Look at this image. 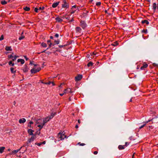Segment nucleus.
Masks as SVG:
<instances>
[{"mask_svg": "<svg viewBox=\"0 0 158 158\" xmlns=\"http://www.w3.org/2000/svg\"><path fill=\"white\" fill-rule=\"evenodd\" d=\"M57 138L58 140L59 141L63 140L64 138H67V136L64 135V132H63L62 133L59 132L58 133Z\"/></svg>", "mask_w": 158, "mask_h": 158, "instance_id": "1", "label": "nucleus"}, {"mask_svg": "<svg viewBox=\"0 0 158 158\" xmlns=\"http://www.w3.org/2000/svg\"><path fill=\"white\" fill-rule=\"evenodd\" d=\"M80 26L83 29L85 28L87 26V24L85 21L81 20L80 21Z\"/></svg>", "mask_w": 158, "mask_h": 158, "instance_id": "2", "label": "nucleus"}, {"mask_svg": "<svg viewBox=\"0 0 158 158\" xmlns=\"http://www.w3.org/2000/svg\"><path fill=\"white\" fill-rule=\"evenodd\" d=\"M40 69L41 68L40 67L38 68L37 69L33 68L31 70V72L32 73H35L37 72H39Z\"/></svg>", "mask_w": 158, "mask_h": 158, "instance_id": "3", "label": "nucleus"}, {"mask_svg": "<svg viewBox=\"0 0 158 158\" xmlns=\"http://www.w3.org/2000/svg\"><path fill=\"white\" fill-rule=\"evenodd\" d=\"M64 4L62 5V7L63 8H67L69 7V5L67 3L65 0H64L63 1Z\"/></svg>", "mask_w": 158, "mask_h": 158, "instance_id": "4", "label": "nucleus"}, {"mask_svg": "<svg viewBox=\"0 0 158 158\" xmlns=\"http://www.w3.org/2000/svg\"><path fill=\"white\" fill-rule=\"evenodd\" d=\"M82 78L81 75H79L75 77V80L76 81H78L80 80Z\"/></svg>", "mask_w": 158, "mask_h": 158, "instance_id": "5", "label": "nucleus"}, {"mask_svg": "<svg viewBox=\"0 0 158 158\" xmlns=\"http://www.w3.org/2000/svg\"><path fill=\"white\" fill-rule=\"evenodd\" d=\"M64 93L68 94L69 93H73V91H72L71 89L70 88H67L66 89H65L64 90Z\"/></svg>", "mask_w": 158, "mask_h": 158, "instance_id": "6", "label": "nucleus"}, {"mask_svg": "<svg viewBox=\"0 0 158 158\" xmlns=\"http://www.w3.org/2000/svg\"><path fill=\"white\" fill-rule=\"evenodd\" d=\"M35 135H33V136H32L30 139H28V142L29 143L33 142L34 141V140L35 139Z\"/></svg>", "mask_w": 158, "mask_h": 158, "instance_id": "7", "label": "nucleus"}, {"mask_svg": "<svg viewBox=\"0 0 158 158\" xmlns=\"http://www.w3.org/2000/svg\"><path fill=\"white\" fill-rule=\"evenodd\" d=\"M22 147H21L20 148L16 150H14L12 151V152L10 153L9 154L10 155H12V154H15L16 153H17L18 152H19L21 149Z\"/></svg>", "mask_w": 158, "mask_h": 158, "instance_id": "8", "label": "nucleus"}, {"mask_svg": "<svg viewBox=\"0 0 158 158\" xmlns=\"http://www.w3.org/2000/svg\"><path fill=\"white\" fill-rule=\"evenodd\" d=\"M62 18H60L59 17H57L55 18V20L56 22H58V23H61L62 22L63 20Z\"/></svg>", "mask_w": 158, "mask_h": 158, "instance_id": "9", "label": "nucleus"}, {"mask_svg": "<svg viewBox=\"0 0 158 158\" xmlns=\"http://www.w3.org/2000/svg\"><path fill=\"white\" fill-rule=\"evenodd\" d=\"M148 66V64L144 63L143 64V66H142L141 68L140 69L141 70H145V69L146 68H147Z\"/></svg>", "mask_w": 158, "mask_h": 158, "instance_id": "10", "label": "nucleus"}, {"mask_svg": "<svg viewBox=\"0 0 158 158\" xmlns=\"http://www.w3.org/2000/svg\"><path fill=\"white\" fill-rule=\"evenodd\" d=\"M50 119L49 118V117H48L47 118H45L43 120V122L44 124L45 125V124L48 122L49 121Z\"/></svg>", "mask_w": 158, "mask_h": 158, "instance_id": "11", "label": "nucleus"}, {"mask_svg": "<svg viewBox=\"0 0 158 158\" xmlns=\"http://www.w3.org/2000/svg\"><path fill=\"white\" fill-rule=\"evenodd\" d=\"M43 123V121L42 119H39L36 121V124L37 125L38 124H42Z\"/></svg>", "mask_w": 158, "mask_h": 158, "instance_id": "12", "label": "nucleus"}, {"mask_svg": "<svg viewBox=\"0 0 158 158\" xmlns=\"http://www.w3.org/2000/svg\"><path fill=\"white\" fill-rule=\"evenodd\" d=\"M23 70L24 72L26 73L28 71L29 69L27 65H25L23 67Z\"/></svg>", "mask_w": 158, "mask_h": 158, "instance_id": "13", "label": "nucleus"}, {"mask_svg": "<svg viewBox=\"0 0 158 158\" xmlns=\"http://www.w3.org/2000/svg\"><path fill=\"white\" fill-rule=\"evenodd\" d=\"M75 30L76 32L77 33H81V29L80 27H76Z\"/></svg>", "mask_w": 158, "mask_h": 158, "instance_id": "14", "label": "nucleus"}, {"mask_svg": "<svg viewBox=\"0 0 158 158\" xmlns=\"http://www.w3.org/2000/svg\"><path fill=\"white\" fill-rule=\"evenodd\" d=\"M26 121V120L25 118H22L21 119H20L19 120V123H25Z\"/></svg>", "mask_w": 158, "mask_h": 158, "instance_id": "15", "label": "nucleus"}, {"mask_svg": "<svg viewBox=\"0 0 158 158\" xmlns=\"http://www.w3.org/2000/svg\"><path fill=\"white\" fill-rule=\"evenodd\" d=\"M28 133L30 135H34L33 132L34 131L31 129H29L27 131Z\"/></svg>", "mask_w": 158, "mask_h": 158, "instance_id": "16", "label": "nucleus"}, {"mask_svg": "<svg viewBox=\"0 0 158 158\" xmlns=\"http://www.w3.org/2000/svg\"><path fill=\"white\" fill-rule=\"evenodd\" d=\"M47 43L48 44L49 48L51 47L52 46H53L55 45L54 44H52L50 40H48L47 41Z\"/></svg>", "mask_w": 158, "mask_h": 158, "instance_id": "17", "label": "nucleus"}, {"mask_svg": "<svg viewBox=\"0 0 158 158\" xmlns=\"http://www.w3.org/2000/svg\"><path fill=\"white\" fill-rule=\"evenodd\" d=\"M69 15L66 14L65 15H64L62 17V18L63 19L65 18L66 19H67L68 20H69L70 19V17H69Z\"/></svg>", "mask_w": 158, "mask_h": 158, "instance_id": "18", "label": "nucleus"}, {"mask_svg": "<svg viewBox=\"0 0 158 158\" xmlns=\"http://www.w3.org/2000/svg\"><path fill=\"white\" fill-rule=\"evenodd\" d=\"M18 62H20L21 64H23L24 63L25 61L23 59H18L17 60Z\"/></svg>", "mask_w": 158, "mask_h": 158, "instance_id": "19", "label": "nucleus"}, {"mask_svg": "<svg viewBox=\"0 0 158 158\" xmlns=\"http://www.w3.org/2000/svg\"><path fill=\"white\" fill-rule=\"evenodd\" d=\"M44 125L43 123L42 124H38L37 125V126L40 128L39 131H40L41 129L44 126Z\"/></svg>", "mask_w": 158, "mask_h": 158, "instance_id": "20", "label": "nucleus"}, {"mask_svg": "<svg viewBox=\"0 0 158 158\" xmlns=\"http://www.w3.org/2000/svg\"><path fill=\"white\" fill-rule=\"evenodd\" d=\"M59 2H56L53 3L52 5V7L53 8H55L57 6L59 3Z\"/></svg>", "mask_w": 158, "mask_h": 158, "instance_id": "21", "label": "nucleus"}, {"mask_svg": "<svg viewBox=\"0 0 158 158\" xmlns=\"http://www.w3.org/2000/svg\"><path fill=\"white\" fill-rule=\"evenodd\" d=\"M5 49L7 51H11L12 50V49L11 48V47L10 46H6L5 48Z\"/></svg>", "mask_w": 158, "mask_h": 158, "instance_id": "22", "label": "nucleus"}, {"mask_svg": "<svg viewBox=\"0 0 158 158\" xmlns=\"http://www.w3.org/2000/svg\"><path fill=\"white\" fill-rule=\"evenodd\" d=\"M125 147L124 145H119L118 146V148L119 150H122L125 148Z\"/></svg>", "mask_w": 158, "mask_h": 158, "instance_id": "23", "label": "nucleus"}, {"mask_svg": "<svg viewBox=\"0 0 158 158\" xmlns=\"http://www.w3.org/2000/svg\"><path fill=\"white\" fill-rule=\"evenodd\" d=\"M5 148L4 147H0V153H2L4 151Z\"/></svg>", "mask_w": 158, "mask_h": 158, "instance_id": "24", "label": "nucleus"}, {"mask_svg": "<svg viewBox=\"0 0 158 158\" xmlns=\"http://www.w3.org/2000/svg\"><path fill=\"white\" fill-rule=\"evenodd\" d=\"M142 23H146V24L148 25L149 24V22L146 20H144L142 21Z\"/></svg>", "mask_w": 158, "mask_h": 158, "instance_id": "25", "label": "nucleus"}, {"mask_svg": "<svg viewBox=\"0 0 158 158\" xmlns=\"http://www.w3.org/2000/svg\"><path fill=\"white\" fill-rule=\"evenodd\" d=\"M10 70L11 73H15L16 72V70H15L14 68L12 67L10 68Z\"/></svg>", "mask_w": 158, "mask_h": 158, "instance_id": "26", "label": "nucleus"}, {"mask_svg": "<svg viewBox=\"0 0 158 158\" xmlns=\"http://www.w3.org/2000/svg\"><path fill=\"white\" fill-rule=\"evenodd\" d=\"M153 9L156 10V4L155 3H154L152 5Z\"/></svg>", "mask_w": 158, "mask_h": 158, "instance_id": "27", "label": "nucleus"}, {"mask_svg": "<svg viewBox=\"0 0 158 158\" xmlns=\"http://www.w3.org/2000/svg\"><path fill=\"white\" fill-rule=\"evenodd\" d=\"M56 114V113H52L51 114V115L49 116V118L51 119L52 118L54 117V116H55V115Z\"/></svg>", "mask_w": 158, "mask_h": 158, "instance_id": "28", "label": "nucleus"}, {"mask_svg": "<svg viewBox=\"0 0 158 158\" xmlns=\"http://www.w3.org/2000/svg\"><path fill=\"white\" fill-rule=\"evenodd\" d=\"M12 60L8 62L9 65L10 66H14V63L12 62Z\"/></svg>", "mask_w": 158, "mask_h": 158, "instance_id": "29", "label": "nucleus"}, {"mask_svg": "<svg viewBox=\"0 0 158 158\" xmlns=\"http://www.w3.org/2000/svg\"><path fill=\"white\" fill-rule=\"evenodd\" d=\"M41 45L43 48H46L47 47V44L44 42H43L41 44Z\"/></svg>", "mask_w": 158, "mask_h": 158, "instance_id": "30", "label": "nucleus"}, {"mask_svg": "<svg viewBox=\"0 0 158 158\" xmlns=\"http://www.w3.org/2000/svg\"><path fill=\"white\" fill-rule=\"evenodd\" d=\"M24 10L26 11H28L30 10V8L29 7L26 6L23 8Z\"/></svg>", "mask_w": 158, "mask_h": 158, "instance_id": "31", "label": "nucleus"}, {"mask_svg": "<svg viewBox=\"0 0 158 158\" xmlns=\"http://www.w3.org/2000/svg\"><path fill=\"white\" fill-rule=\"evenodd\" d=\"M1 3L2 5H5L7 3V2L5 0H2L1 2Z\"/></svg>", "mask_w": 158, "mask_h": 158, "instance_id": "32", "label": "nucleus"}, {"mask_svg": "<svg viewBox=\"0 0 158 158\" xmlns=\"http://www.w3.org/2000/svg\"><path fill=\"white\" fill-rule=\"evenodd\" d=\"M18 57H19L18 56H15L12 59V61H14L16 60L17 58Z\"/></svg>", "mask_w": 158, "mask_h": 158, "instance_id": "33", "label": "nucleus"}, {"mask_svg": "<svg viewBox=\"0 0 158 158\" xmlns=\"http://www.w3.org/2000/svg\"><path fill=\"white\" fill-rule=\"evenodd\" d=\"M93 63L92 62H90L88 64L87 66L88 67H90V66H92L93 65Z\"/></svg>", "mask_w": 158, "mask_h": 158, "instance_id": "34", "label": "nucleus"}, {"mask_svg": "<svg viewBox=\"0 0 158 158\" xmlns=\"http://www.w3.org/2000/svg\"><path fill=\"white\" fill-rule=\"evenodd\" d=\"M118 44V43L117 42H114L113 43V44H112V45H113L114 46H116Z\"/></svg>", "mask_w": 158, "mask_h": 158, "instance_id": "35", "label": "nucleus"}, {"mask_svg": "<svg viewBox=\"0 0 158 158\" xmlns=\"http://www.w3.org/2000/svg\"><path fill=\"white\" fill-rule=\"evenodd\" d=\"M101 2H98L96 4V5L97 6H100L101 5Z\"/></svg>", "mask_w": 158, "mask_h": 158, "instance_id": "36", "label": "nucleus"}, {"mask_svg": "<svg viewBox=\"0 0 158 158\" xmlns=\"http://www.w3.org/2000/svg\"><path fill=\"white\" fill-rule=\"evenodd\" d=\"M24 38V36H21V37H19V40H22Z\"/></svg>", "mask_w": 158, "mask_h": 158, "instance_id": "37", "label": "nucleus"}, {"mask_svg": "<svg viewBox=\"0 0 158 158\" xmlns=\"http://www.w3.org/2000/svg\"><path fill=\"white\" fill-rule=\"evenodd\" d=\"M78 144L80 146H83L85 145V144L84 143H81L79 142L78 143Z\"/></svg>", "mask_w": 158, "mask_h": 158, "instance_id": "38", "label": "nucleus"}, {"mask_svg": "<svg viewBox=\"0 0 158 158\" xmlns=\"http://www.w3.org/2000/svg\"><path fill=\"white\" fill-rule=\"evenodd\" d=\"M129 143L127 142H126L125 143V145H124V146L125 147H127L128 145H129Z\"/></svg>", "mask_w": 158, "mask_h": 158, "instance_id": "39", "label": "nucleus"}, {"mask_svg": "<svg viewBox=\"0 0 158 158\" xmlns=\"http://www.w3.org/2000/svg\"><path fill=\"white\" fill-rule=\"evenodd\" d=\"M4 39V36L3 35H2L1 37H0V40H2Z\"/></svg>", "mask_w": 158, "mask_h": 158, "instance_id": "40", "label": "nucleus"}, {"mask_svg": "<svg viewBox=\"0 0 158 158\" xmlns=\"http://www.w3.org/2000/svg\"><path fill=\"white\" fill-rule=\"evenodd\" d=\"M8 57L9 58H11L13 57V56L12 55H8Z\"/></svg>", "mask_w": 158, "mask_h": 158, "instance_id": "41", "label": "nucleus"}, {"mask_svg": "<svg viewBox=\"0 0 158 158\" xmlns=\"http://www.w3.org/2000/svg\"><path fill=\"white\" fill-rule=\"evenodd\" d=\"M129 139H130L131 140H134L135 139L133 138V137L132 136H131V137H130L129 138Z\"/></svg>", "mask_w": 158, "mask_h": 158, "instance_id": "42", "label": "nucleus"}, {"mask_svg": "<svg viewBox=\"0 0 158 158\" xmlns=\"http://www.w3.org/2000/svg\"><path fill=\"white\" fill-rule=\"evenodd\" d=\"M72 10V11L71 12V14H73L76 11V10H74V9H73V10Z\"/></svg>", "mask_w": 158, "mask_h": 158, "instance_id": "43", "label": "nucleus"}, {"mask_svg": "<svg viewBox=\"0 0 158 158\" xmlns=\"http://www.w3.org/2000/svg\"><path fill=\"white\" fill-rule=\"evenodd\" d=\"M35 144L37 145L38 146H40L42 144L41 142L40 143H36Z\"/></svg>", "mask_w": 158, "mask_h": 158, "instance_id": "44", "label": "nucleus"}, {"mask_svg": "<svg viewBox=\"0 0 158 158\" xmlns=\"http://www.w3.org/2000/svg\"><path fill=\"white\" fill-rule=\"evenodd\" d=\"M146 124H144L139 127V129H141L142 128L144 127L145 126Z\"/></svg>", "mask_w": 158, "mask_h": 158, "instance_id": "45", "label": "nucleus"}, {"mask_svg": "<svg viewBox=\"0 0 158 158\" xmlns=\"http://www.w3.org/2000/svg\"><path fill=\"white\" fill-rule=\"evenodd\" d=\"M44 8V6H42V7H39V10H43Z\"/></svg>", "mask_w": 158, "mask_h": 158, "instance_id": "46", "label": "nucleus"}, {"mask_svg": "<svg viewBox=\"0 0 158 158\" xmlns=\"http://www.w3.org/2000/svg\"><path fill=\"white\" fill-rule=\"evenodd\" d=\"M142 32L145 33H147V31L146 30L144 29L143 30H142Z\"/></svg>", "mask_w": 158, "mask_h": 158, "instance_id": "47", "label": "nucleus"}, {"mask_svg": "<svg viewBox=\"0 0 158 158\" xmlns=\"http://www.w3.org/2000/svg\"><path fill=\"white\" fill-rule=\"evenodd\" d=\"M76 6L75 5H74L72 7L71 9L72 10H73V9H74V8L76 9Z\"/></svg>", "mask_w": 158, "mask_h": 158, "instance_id": "48", "label": "nucleus"}, {"mask_svg": "<svg viewBox=\"0 0 158 158\" xmlns=\"http://www.w3.org/2000/svg\"><path fill=\"white\" fill-rule=\"evenodd\" d=\"M55 42L56 44H58L59 43V40H55Z\"/></svg>", "mask_w": 158, "mask_h": 158, "instance_id": "49", "label": "nucleus"}, {"mask_svg": "<svg viewBox=\"0 0 158 158\" xmlns=\"http://www.w3.org/2000/svg\"><path fill=\"white\" fill-rule=\"evenodd\" d=\"M51 83V81H49L48 82L45 83V84L46 85H50Z\"/></svg>", "mask_w": 158, "mask_h": 158, "instance_id": "50", "label": "nucleus"}, {"mask_svg": "<svg viewBox=\"0 0 158 158\" xmlns=\"http://www.w3.org/2000/svg\"><path fill=\"white\" fill-rule=\"evenodd\" d=\"M38 9L37 8H35L34 9L35 11L36 12H38Z\"/></svg>", "mask_w": 158, "mask_h": 158, "instance_id": "51", "label": "nucleus"}, {"mask_svg": "<svg viewBox=\"0 0 158 158\" xmlns=\"http://www.w3.org/2000/svg\"><path fill=\"white\" fill-rule=\"evenodd\" d=\"M98 152L97 151H94V155H96L98 154Z\"/></svg>", "mask_w": 158, "mask_h": 158, "instance_id": "52", "label": "nucleus"}, {"mask_svg": "<svg viewBox=\"0 0 158 158\" xmlns=\"http://www.w3.org/2000/svg\"><path fill=\"white\" fill-rule=\"evenodd\" d=\"M24 58L26 60H28V58H27L26 56H24Z\"/></svg>", "mask_w": 158, "mask_h": 158, "instance_id": "53", "label": "nucleus"}, {"mask_svg": "<svg viewBox=\"0 0 158 158\" xmlns=\"http://www.w3.org/2000/svg\"><path fill=\"white\" fill-rule=\"evenodd\" d=\"M55 36L57 38L59 36V35L58 34H56Z\"/></svg>", "mask_w": 158, "mask_h": 158, "instance_id": "54", "label": "nucleus"}, {"mask_svg": "<svg viewBox=\"0 0 158 158\" xmlns=\"http://www.w3.org/2000/svg\"><path fill=\"white\" fill-rule=\"evenodd\" d=\"M135 152L133 153V154L132 155V158H134V156H135Z\"/></svg>", "mask_w": 158, "mask_h": 158, "instance_id": "55", "label": "nucleus"}, {"mask_svg": "<svg viewBox=\"0 0 158 158\" xmlns=\"http://www.w3.org/2000/svg\"><path fill=\"white\" fill-rule=\"evenodd\" d=\"M33 122L32 121H31L29 122V124H33Z\"/></svg>", "mask_w": 158, "mask_h": 158, "instance_id": "56", "label": "nucleus"}, {"mask_svg": "<svg viewBox=\"0 0 158 158\" xmlns=\"http://www.w3.org/2000/svg\"><path fill=\"white\" fill-rule=\"evenodd\" d=\"M64 94H65V93H64H64H63V94H60V95L61 96H62L63 95H64Z\"/></svg>", "mask_w": 158, "mask_h": 158, "instance_id": "57", "label": "nucleus"}, {"mask_svg": "<svg viewBox=\"0 0 158 158\" xmlns=\"http://www.w3.org/2000/svg\"><path fill=\"white\" fill-rule=\"evenodd\" d=\"M150 121V120H149L148 121H147L145 122V124H146L147 123H148Z\"/></svg>", "mask_w": 158, "mask_h": 158, "instance_id": "58", "label": "nucleus"}, {"mask_svg": "<svg viewBox=\"0 0 158 158\" xmlns=\"http://www.w3.org/2000/svg\"><path fill=\"white\" fill-rule=\"evenodd\" d=\"M42 144H45V141L43 142H41Z\"/></svg>", "mask_w": 158, "mask_h": 158, "instance_id": "59", "label": "nucleus"}, {"mask_svg": "<svg viewBox=\"0 0 158 158\" xmlns=\"http://www.w3.org/2000/svg\"><path fill=\"white\" fill-rule=\"evenodd\" d=\"M78 127L77 125H76L75 126V128H78Z\"/></svg>", "mask_w": 158, "mask_h": 158, "instance_id": "60", "label": "nucleus"}, {"mask_svg": "<svg viewBox=\"0 0 158 158\" xmlns=\"http://www.w3.org/2000/svg\"><path fill=\"white\" fill-rule=\"evenodd\" d=\"M31 124H30V125H29H29H28V126H29L30 127V128L31 127Z\"/></svg>", "mask_w": 158, "mask_h": 158, "instance_id": "61", "label": "nucleus"}, {"mask_svg": "<svg viewBox=\"0 0 158 158\" xmlns=\"http://www.w3.org/2000/svg\"><path fill=\"white\" fill-rule=\"evenodd\" d=\"M74 20L73 18H72V19L70 21V22H72Z\"/></svg>", "mask_w": 158, "mask_h": 158, "instance_id": "62", "label": "nucleus"}, {"mask_svg": "<svg viewBox=\"0 0 158 158\" xmlns=\"http://www.w3.org/2000/svg\"><path fill=\"white\" fill-rule=\"evenodd\" d=\"M50 38L51 39H52L53 38V37L52 36H50Z\"/></svg>", "mask_w": 158, "mask_h": 158, "instance_id": "63", "label": "nucleus"}, {"mask_svg": "<svg viewBox=\"0 0 158 158\" xmlns=\"http://www.w3.org/2000/svg\"><path fill=\"white\" fill-rule=\"evenodd\" d=\"M51 83L52 84V85L53 86L55 85L54 83L53 82H51Z\"/></svg>", "mask_w": 158, "mask_h": 158, "instance_id": "64", "label": "nucleus"}]
</instances>
